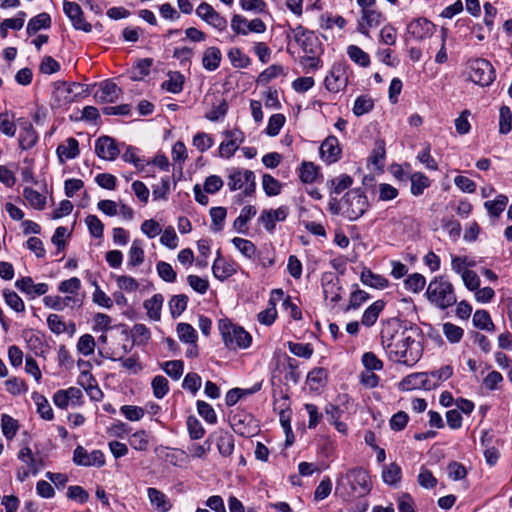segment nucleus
<instances>
[{
  "label": "nucleus",
  "mask_w": 512,
  "mask_h": 512,
  "mask_svg": "<svg viewBox=\"0 0 512 512\" xmlns=\"http://www.w3.org/2000/svg\"><path fill=\"white\" fill-rule=\"evenodd\" d=\"M422 332L416 325H405L398 318L382 322L381 345L389 360L413 367L423 355Z\"/></svg>",
  "instance_id": "1"
},
{
  "label": "nucleus",
  "mask_w": 512,
  "mask_h": 512,
  "mask_svg": "<svg viewBox=\"0 0 512 512\" xmlns=\"http://www.w3.org/2000/svg\"><path fill=\"white\" fill-rule=\"evenodd\" d=\"M372 489V483L367 470L352 468L337 480L336 494L343 500L366 496Z\"/></svg>",
  "instance_id": "2"
},
{
  "label": "nucleus",
  "mask_w": 512,
  "mask_h": 512,
  "mask_svg": "<svg viewBox=\"0 0 512 512\" xmlns=\"http://www.w3.org/2000/svg\"><path fill=\"white\" fill-rule=\"evenodd\" d=\"M426 296L431 304L439 309H447L457 302L453 284L444 276H436L430 281Z\"/></svg>",
  "instance_id": "3"
},
{
  "label": "nucleus",
  "mask_w": 512,
  "mask_h": 512,
  "mask_svg": "<svg viewBox=\"0 0 512 512\" xmlns=\"http://www.w3.org/2000/svg\"><path fill=\"white\" fill-rule=\"evenodd\" d=\"M227 186L230 191H241L239 197H251L256 190L255 174L248 169L231 168L227 174Z\"/></svg>",
  "instance_id": "4"
},
{
  "label": "nucleus",
  "mask_w": 512,
  "mask_h": 512,
  "mask_svg": "<svg viewBox=\"0 0 512 512\" xmlns=\"http://www.w3.org/2000/svg\"><path fill=\"white\" fill-rule=\"evenodd\" d=\"M369 202L361 189L348 191L341 200L342 216L349 221L359 219L368 209Z\"/></svg>",
  "instance_id": "5"
},
{
  "label": "nucleus",
  "mask_w": 512,
  "mask_h": 512,
  "mask_svg": "<svg viewBox=\"0 0 512 512\" xmlns=\"http://www.w3.org/2000/svg\"><path fill=\"white\" fill-rule=\"evenodd\" d=\"M219 330L224 344L228 348L246 349L251 345V335L242 327L234 325L229 320H220Z\"/></svg>",
  "instance_id": "6"
},
{
  "label": "nucleus",
  "mask_w": 512,
  "mask_h": 512,
  "mask_svg": "<svg viewBox=\"0 0 512 512\" xmlns=\"http://www.w3.org/2000/svg\"><path fill=\"white\" fill-rule=\"evenodd\" d=\"M470 79L480 86H489L495 80V70L492 64L483 58L468 62Z\"/></svg>",
  "instance_id": "7"
},
{
  "label": "nucleus",
  "mask_w": 512,
  "mask_h": 512,
  "mask_svg": "<svg viewBox=\"0 0 512 512\" xmlns=\"http://www.w3.org/2000/svg\"><path fill=\"white\" fill-rule=\"evenodd\" d=\"M349 66L345 62L335 63L324 79L326 89L332 93L344 90L348 84Z\"/></svg>",
  "instance_id": "8"
},
{
  "label": "nucleus",
  "mask_w": 512,
  "mask_h": 512,
  "mask_svg": "<svg viewBox=\"0 0 512 512\" xmlns=\"http://www.w3.org/2000/svg\"><path fill=\"white\" fill-rule=\"evenodd\" d=\"M72 461L77 466L101 468L106 460L101 450L88 451L85 447L78 445L73 451Z\"/></svg>",
  "instance_id": "9"
},
{
  "label": "nucleus",
  "mask_w": 512,
  "mask_h": 512,
  "mask_svg": "<svg viewBox=\"0 0 512 512\" xmlns=\"http://www.w3.org/2000/svg\"><path fill=\"white\" fill-rule=\"evenodd\" d=\"M52 400L54 405L62 410H66L69 406L80 407L84 404L82 390L74 386L67 389L57 390L54 393Z\"/></svg>",
  "instance_id": "10"
},
{
  "label": "nucleus",
  "mask_w": 512,
  "mask_h": 512,
  "mask_svg": "<svg viewBox=\"0 0 512 512\" xmlns=\"http://www.w3.org/2000/svg\"><path fill=\"white\" fill-rule=\"evenodd\" d=\"M231 29L236 35H248L249 33L262 34L266 31V24L259 18L248 20L240 14L231 18Z\"/></svg>",
  "instance_id": "11"
},
{
  "label": "nucleus",
  "mask_w": 512,
  "mask_h": 512,
  "mask_svg": "<svg viewBox=\"0 0 512 512\" xmlns=\"http://www.w3.org/2000/svg\"><path fill=\"white\" fill-rule=\"evenodd\" d=\"M196 15L214 29L222 32L227 28V20L220 15L210 4L202 2L196 8Z\"/></svg>",
  "instance_id": "12"
},
{
  "label": "nucleus",
  "mask_w": 512,
  "mask_h": 512,
  "mask_svg": "<svg viewBox=\"0 0 512 512\" xmlns=\"http://www.w3.org/2000/svg\"><path fill=\"white\" fill-rule=\"evenodd\" d=\"M225 140L219 146V154L224 158H231L238 150L239 146L244 142V133L237 129L226 130L224 133Z\"/></svg>",
  "instance_id": "13"
},
{
  "label": "nucleus",
  "mask_w": 512,
  "mask_h": 512,
  "mask_svg": "<svg viewBox=\"0 0 512 512\" xmlns=\"http://www.w3.org/2000/svg\"><path fill=\"white\" fill-rule=\"evenodd\" d=\"M63 11L71 21L74 29L84 31L86 33L92 31V25L85 20L82 8L78 3L65 0L63 3Z\"/></svg>",
  "instance_id": "14"
},
{
  "label": "nucleus",
  "mask_w": 512,
  "mask_h": 512,
  "mask_svg": "<svg viewBox=\"0 0 512 512\" xmlns=\"http://www.w3.org/2000/svg\"><path fill=\"white\" fill-rule=\"evenodd\" d=\"M293 38L304 54L320 53V44L316 36L302 26L293 29Z\"/></svg>",
  "instance_id": "15"
},
{
  "label": "nucleus",
  "mask_w": 512,
  "mask_h": 512,
  "mask_svg": "<svg viewBox=\"0 0 512 512\" xmlns=\"http://www.w3.org/2000/svg\"><path fill=\"white\" fill-rule=\"evenodd\" d=\"M239 265L233 259L225 258L221 255L220 251L217 252L212 265V273L219 281H225L237 273Z\"/></svg>",
  "instance_id": "16"
},
{
  "label": "nucleus",
  "mask_w": 512,
  "mask_h": 512,
  "mask_svg": "<svg viewBox=\"0 0 512 512\" xmlns=\"http://www.w3.org/2000/svg\"><path fill=\"white\" fill-rule=\"evenodd\" d=\"M121 151V144L109 136H101L95 142V153L97 156L106 161L115 160Z\"/></svg>",
  "instance_id": "17"
},
{
  "label": "nucleus",
  "mask_w": 512,
  "mask_h": 512,
  "mask_svg": "<svg viewBox=\"0 0 512 512\" xmlns=\"http://www.w3.org/2000/svg\"><path fill=\"white\" fill-rule=\"evenodd\" d=\"M436 26L426 18H417L407 25V33L415 40L429 38L435 32Z\"/></svg>",
  "instance_id": "18"
},
{
  "label": "nucleus",
  "mask_w": 512,
  "mask_h": 512,
  "mask_svg": "<svg viewBox=\"0 0 512 512\" xmlns=\"http://www.w3.org/2000/svg\"><path fill=\"white\" fill-rule=\"evenodd\" d=\"M288 214L289 209L286 206H281L277 209L263 210L258 221L263 224L266 231L272 233L275 230L276 222L284 221Z\"/></svg>",
  "instance_id": "19"
},
{
  "label": "nucleus",
  "mask_w": 512,
  "mask_h": 512,
  "mask_svg": "<svg viewBox=\"0 0 512 512\" xmlns=\"http://www.w3.org/2000/svg\"><path fill=\"white\" fill-rule=\"evenodd\" d=\"M283 297L284 293L281 289L272 290L268 301V307L261 311L257 316L259 323L270 326L275 322L277 317L276 304L278 301L282 300Z\"/></svg>",
  "instance_id": "20"
},
{
  "label": "nucleus",
  "mask_w": 512,
  "mask_h": 512,
  "mask_svg": "<svg viewBox=\"0 0 512 512\" xmlns=\"http://www.w3.org/2000/svg\"><path fill=\"white\" fill-rule=\"evenodd\" d=\"M323 295L326 301L337 303L341 299V286L339 279L332 273H324L321 278Z\"/></svg>",
  "instance_id": "21"
},
{
  "label": "nucleus",
  "mask_w": 512,
  "mask_h": 512,
  "mask_svg": "<svg viewBox=\"0 0 512 512\" xmlns=\"http://www.w3.org/2000/svg\"><path fill=\"white\" fill-rule=\"evenodd\" d=\"M15 287L31 299L45 295L49 290L47 283H34L31 277H21L15 281Z\"/></svg>",
  "instance_id": "22"
},
{
  "label": "nucleus",
  "mask_w": 512,
  "mask_h": 512,
  "mask_svg": "<svg viewBox=\"0 0 512 512\" xmlns=\"http://www.w3.org/2000/svg\"><path fill=\"white\" fill-rule=\"evenodd\" d=\"M320 156L321 159L328 163L332 164L339 160L341 156V148L339 145V141L335 136H328L320 146Z\"/></svg>",
  "instance_id": "23"
},
{
  "label": "nucleus",
  "mask_w": 512,
  "mask_h": 512,
  "mask_svg": "<svg viewBox=\"0 0 512 512\" xmlns=\"http://www.w3.org/2000/svg\"><path fill=\"white\" fill-rule=\"evenodd\" d=\"M383 21V15L375 9H365L361 11V19L358 23V32L365 36H369V30L377 27Z\"/></svg>",
  "instance_id": "24"
},
{
  "label": "nucleus",
  "mask_w": 512,
  "mask_h": 512,
  "mask_svg": "<svg viewBox=\"0 0 512 512\" xmlns=\"http://www.w3.org/2000/svg\"><path fill=\"white\" fill-rule=\"evenodd\" d=\"M120 88L111 81H104L100 83L96 90L94 97L101 103H114L118 100Z\"/></svg>",
  "instance_id": "25"
},
{
  "label": "nucleus",
  "mask_w": 512,
  "mask_h": 512,
  "mask_svg": "<svg viewBox=\"0 0 512 512\" xmlns=\"http://www.w3.org/2000/svg\"><path fill=\"white\" fill-rule=\"evenodd\" d=\"M79 153V142L73 137L67 138L56 149V154L61 164L65 163L67 160L76 158Z\"/></svg>",
  "instance_id": "26"
},
{
  "label": "nucleus",
  "mask_w": 512,
  "mask_h": 512,
  "mask_svg": "<svg viewBox=\"0 0 512 512\" xmlns=\"http://www.w3.org/2000/svg\"><path fill=\"white\" fill-rule=\"evenodd\" d=\"M145 251L144 243L141 239H134L127 255V268L133 270L144 263Z\"/></svg>",
  "instance_id": "27"
},
{
  "label": "nucleus",
  "mask_w": 512,
  "mask_h": 512,
  "mask_svg": "<svg viewBox=\"0 0 512 512\" xmlns=\"http://www.w3.org/2000/svg\"><path fill=\"white\" fill-rule=\"evenodd\" d=\"M222 60V53L218 47L211 46L204 50L202 66L207 71H215L219 68Z\"/></svg>",
  "instance_id": "28"
},
{
  "label": "nucleus",
  "mask_w": 512,
  "mask_h": 512,
  "mask_svg": "<svg viewBox=\"0 0 512 512\" xmlns=\"http://www.w3.org/2000/svg\"><path fill=\"white\" fill-rule=\"evenodd\" d=\"M147 495L151 505L160 512H168L172 504L168 497L156 488H148Z\"/></svg>",
  "instance_id": "29"
},
{
  "label": "nucleus",
  "mask_w": 512,
  "mask_h": 512,
  "mask_svg": "<svg viewBox=\"0 0 512 512\" xmlns=\"http://www.w3.org/2000/svg\"><path fill=\"white\" fill-rule=\"evenodd\" d=\"M360 280L364 285L376 289H384L389 286V281L387 278L380 274H375L367 268L363 269L361 272Z\"/></svg>",
  "instance_id": "30"
},
{
  "label": "nucleus",
  "mask_w": 512,
  "mask_h": 512,
  "mask_svg": "<svg viewBox=\"0 0 512 512\" xmlns=\"http://www.w3.org/2000/svg\"><path fill=\"white\" fill-rule=\"evenodd\" d=\"M38 140L37 132L31 123H26L19 133V146L23 150L31 149Z\"/></svg>",
  "instance_id": "31"
},
{
  "label": "nucleus",
  "mask_w": 512,
  "mask_h": 512,
  "mask_svg": "<svg viewBox=\"0 0 512 512\" xmlns=\"http://www.w3.org/2000/svg\"><path fill=\"white\" fill-rule=\"evenodd\" d=\"M385 307V302L382 300H377L373 302L366 310L364 311L361 323L366 327L373 326L377 319L379 318V315L383 311Z\"/></svg>",
  "instance_id": "32"
},
{
  "label": "nucleus",
  "mask_w": 512,
  "mask_h": 512,
  "mask_svg": "<svg viewBox=\"0 0 512 512\" xmlns=\"http://www.w3.org/2000/svg\"><path fill=\"white\" fill-rule=\"evenodd\" d=\"M164 302L162 294H154L151 298L144 302V308L151 320L159 321L161 318V310Z\"/></svg>",
  "instance_id": "33"
},
{
  "label": "nucleus",
  "mask_w": 512,
  "mask_h": 512,
  "mask_svg": "<svg viewBox=\"0 0 512 512\" xmlns=\"http://www.w3.org/2000/svg\"><path fill=\"white\" fill-rule=\"evenodd\" d=\"M346 53L353 63L362 68H367L371 63L370 55L357 45H348Z\"/></svg>",
  "instance_id": "34"
},
{
  "label": "nucleus",
  "mask_w": 512,
  "mask_h": 512,
  "mask_svg": "<svg viewBox=\"0 0 512 512\" xmlns=\"http://www.w3.org/2000/svg\"><path fill=\"white\" fill-rule=\"evenodd\" d=\"M411 182V194L414 196H420L424 193V190L431 185L430 179L422 172H414L409 177Z\"/></svg>",
  "instance_id": "35"
},
{
  "label": "nucleus",
  "mask_w": 512,
  "mask_h": 512,
  "mask_svg": "<svg viewBox=\"0 0 512 512\" xmlns=\"http://www.w3.org/2000/svg\"><path fill=\"white\" fill-rule=\"evenodd\" d=\"M168 79L162 83V88L170 93L178 94L183 90L184 76L178 72H169Z\"/></svg>",
  "instance_id": "36"
},
{
  "label": "nucleus",
  "mask_w": 512,
  "mask_h": 512,
  "mask_svg": "<svg viewBox=\"0 0 512 512\" xmlns=\"http://www.w3.org/2000/svg\"><path fill=\"white\" fill-rule=\"evenodd\" d=\"M121 147H126V150L122 155V159L125 162L132 163L137 170L142 171L146 165L150 164V161L138 156V149L136 147L126 146L124 143L121 144Z\"/></svg>",
  "instance_id": "37"
},
{
  "label": "nucleus",
  "mask_w": 512,
  "mask_h": 512,
  "mask_svg": "<svg viewBox=\"0 0 512 512\" xmlns=\"http://www.w3.org/2000/svg\"><path fill=\"white\" fill-rule=\"evenodd\" d=\"M508 204V197L504 194H499L494 200L484 202V207L490 216L498 218L505 210Z\"/></svg>",
  "instance_id": "38"
},
{
  "label": "nucleus",
  "mask_w": 512,
  "mask_h": 512,
  "mask_svg": "<svg viewBox=\"0 0 512 512\" xmlns=\"http://www.w3.org/2000/svg\"><path fill=\"white\" fill-rule=\"evenodd\" d=\"M51 26V17L48 13H40L31 18L27 24V33L29 35L37 33L41 29H47Z\"/></svg>",
  "instance_id": "39"
},
{
  "label": "nucleus",
  "mask_w": 512,
  "mask_h": 512,
  "mask_svg": "<svg viewBox=\"0 0 512 512\" xmlns=\"http://www.w3.org/2000/svg\"><path fill=\"white\" fill-rule=\"evenodd\" d=\"M401 467L396 463H390L382 469V479L384 483L396 486L401 480Z\"/></svg>",
  "instance_id": "40"
},
{
  "label": "nucleus",
  "mask_w": 512,
  "mask_h": 512,
  "mask_svg": "<svg viewBox=\"0 0 512 512\" xmlns=\"http://www.w3.org/2000/svg\"><path fill=\"white\" fill-rule=\"evenodd\" d=\"M54 98L60 106L74 102V97L72 92H70V86L67 82L55 83Z\"/></svg>",
  "instance_id": "41"
},
{
  "label": "nucleus",
  "mask_w": 512,
  "mask_h": 512,
  "mask_svg": "<svg viewBox=\"0 0 512 512\" xmlns=\"http://www.w3.org/2000/svg\"><path fill=\"white\" fill-rule=\"evenodd\" d=\"M353 184V179L347 174H341L329 181L327 186L330 189V193L340 194L344 190L348 189Z\"/></svg>",
  "instance_id": "42"
},
{
  "label": "nucleus",
  "mask_w": 512,
  "mask_h": 512,
  "mask_svg": "<svg viewBox=\"0 0 512 512\" xmlns=\"http://www.w3.org/2000/svg\"><path fill=\"white\" fill-rule=\"evenodd\" d=\"M347 21L340 15H333L332 13H324L320 16V27L325 30H331L334 27L340 30L344 29Z\"/></svg>",
  "instance_id": "43"
},
{
  "label": "nucleus",
  "mask_w": 512,
  "mask_h": 512,
  "mask_svg": "<svg viewBox=\"0 0 512 512\" xmlns=\"http://www.w3.org/2000/svg\"><path fill=\"white\" fill-rule=\"evenodd\" d=\"M6 305L16 313L25 312V304L21 297L13 290L4 289L2 292Z\"/></svg>",
  "instance_id": "44"
},
{
  "label": "nucleus",
  "mask_w": 512,
  "mask_h": 512,
  "mask_svg": "<svg viewBox=\"0 0 512 512\" xmlns=\"http://www.w3.org/2000/svg\"><path fill=\"white\" fill-rule=\"evenodd\" d=\"M473 325L481 330L494 331L495 325L486 310H476L473 315Z\"/></svg>",
  "instance_id": "45"
},
{
  "label": "nucleus",
  "mask_w": 512,
  "mask_h": 512,
  "mask_svg": "<svg viewBox=\"0 0 512 512\" xmlns=\"http://www.w3.org/2000/svg\"><path fill=\"white\" fill-rule=\"evenodd\" d=\"M228 59L234 68H246L250 65L251 59L240 48H231L228 51Z\"/></svg>",
  "instance_id": "46"
},
{
  "label": "nucleus",
  "mask_w": 512,
  "mask_h": 512,
  "mask_svg": "<svg viewBox=\"0 0 512 512\" xmlns=\"http://www.w3.org/2000/svg\"><path fill=\"white\" fill-rule=\"evenodd\" d=\"M176 332L178 335V338L180 341L188 343V344H195L197 342V332L193 328L192 325L188 323H178L176 327Z\"/></svg>",
  "instance_id": "47"
},
{
  "label": "nucleus",
  "mask_w": 512,
  "mask_h": 512,
  "mask_svg": "<svg viewBox=\"0 0 512 512\" xmlns=\"http://www.w3.org/2000/svg\"><path fill=\"white\" fill-rule=\"evenodd\" d=\"M188 297L185 294L174 295L169 300V310L172 318H178L187 308Z\"/></svg>",
  "instance_id": "48"
},
{
  "label": "nucleus",
  "mask_w": 512,
  "mask_h": 512,
  "mask_svg": "<svg viewBox=\"0 0 512 512\" xmlns=\"http://www.w3.org/2000/svg\"><path fill=\"white\" fill-rule=\"evenodd\" d=\"M33 400L37 406V412L41 418L47 421H50L54 418L52 407L45 396L34 394Z\"/></svg>",
  "instance_id": "49"
},
{
  "label": "nucleus",
  "mask_w": 512,
  "mask_h": 512,
  "mask_svg": "<svg viewBox=\"0 0 512 512\" xmlns=\"http://www.w3.org/2000/svg\"><path fill=\"white\" fill-rule=\"evenodd\" d=\"M106 357L113 361H120L121 365L132 374H137L138 372H140L143 369V366L139 362V357L137 355H132L128 358H123L121 355L116 357L113 354L111 356H106Z\"/></svg>",
  "instance_id": "50"
},
{
  "label": "nucleus",
  "mask_w": 512,
  "mask_h": 512,
  "mask_svg": "<svg viewBox=\"0 0 512 512\" xmlns=\"http://www.w3.org/2000/svg\"><path fill=\"white\" fill-rule=\"evenodd\" d=\"M232 243L235 248L246 258L251 259L255 256L257 249L252 241L240 237H234L232 239Z\"/></svg>",
  "instance_id": "51"
},
{
  "label": "nucleus",
  "mask_w": 512,
  "mask_h": 512,
  "mask_svg": "<svg viewBox=\"0 0 512 512\" xmlns=\"http://www.w3.org/2000/svg\"><path fill=\"white\" fill-rule=\"evenodd\" d=\"M161 368L173 380H179L184 372V363L182 360H170L163 362Z\"/></svg>",
  "instance_id": "52"
},
{
  "label": "nucleus",
  "mask_w": 512,
  "mask_h": 512,
  "mask_svg": "<svg viewBox=\"0 0 512 512\" xmlns=\"http://www.w3.org/2000/svg\"><path fill=\"white\" fill-rule=\"evenodd\" d=\"M289 351L297 356L304 359H310L313 355L314 349L312 344L310 343H299V342H292L289 341L287 343Z\"/></svg>",
  "instance_id": "53"
},
{
  "label": "nucleus",
  "mask_w": 512,
  "mask_h": 512,
  "mask_svg": "<svg viewBox=\"0 0 512 512\" xmlns=\"http://www.w3.org/2000/svg\"><path fill=\"white\" fill-rule=\"evenodd\" d=\"M192 145L201 153L206 152L214 145V138L205 132H198L193 136Z\"/></svg>",
  "instance_id": "54"
},
{
  "label": "nucleus",
  "mask_w": 512,
  "mask_h": 512,
  "mask_svg": "<svg viewBox=\"0 0 512 512\" xmlns=\"http://www.w3.org/2000/svg\"><path fill=\"white\" fill-rule=\"evenodd\" d=\"M320 53L304 54L300 57L299 63L306 73L316 71L322 67V61L319 58Z\"/></svg>",
  "instance_id": "55"
},
{
  "label": "nucleus",
  "mask_w": 512,
  "mask_h": 512,
  "mask_svg": "<svg viewBox=\"0 0 512 512\" xmlns=\"http://www.w3.org/2000/svg\"><path fill=\"white\" fill-rule=\"evenodd\" d=\"M374 107V101L370 96L361 95L356 98L353 106V113L362 116L370 112Z\"/></svg>",
  "instance_id": "56"
},
{
  "label": "nucleus",
  "mask_w": 512,
  "mask_h": 512,
  "mask_svg": "<svg viewBox=\"0 0 512 512\" xmlns=\"http://www.w3.org/2000/svg\"><path fill=\"white\" fill-rule=\"evenodd\" d=\"M421 372L411 373L404 377L399 383V389L402 391H410L422 389Z\"/></svg>",
  "instance_id": "57"
},
{
  "label": "nucleus",
  "mask_w": 512,
  "mask_h": 512,
  "mask_svg": "<svg viewBox=\"0 0 512 512\" xmlns=\"http://www.w3.org/2000/svg\"><path fill=\"white\" fill-rule=\"evenodd\" d=\"M130 446L138 451H145L149 446V435L144 430L133 433L129 438Z\"/></svg>",
  "instance_id": "58"
},
{
  "label": "nucleus",
  "mask_w": 512,
  "mask_h": 512,
  "mask_svg": "<svg viewBox=\"0 0 512 512\" xmlns=\"http://www.w3.org/2000/svg\"><path fill=\"white\" fill-rule=\"evenodd\" d=\"M18 422L7 414H3L1 417V429L3 435L8 440H12L18 431Z\"/></svg>",
  "instance_id": "59"
},
{
  "label": "nucleus",
  "mask_w": 512,
  "mask_h": 512,
  "mask_svg": "<svg viewBox=\"0 0 512 512\" xmlns=\"http://www.w3.org/2000/svg\"><path fill=\"white\" fill-rule=\"evenodd\" d=\"M23 196L35 209H42L46 203V197L33 188L26 187L23 191Z\"/></svg>",
  "instance_id": "60"
},
{
  "label": "nucleus",
  "mask_w": 512,
  "mask_h": 512,
  "mask_svg": "<svg viewBox=\"0 0 512 512\" xmlns=\"http://www.w3.org/2000/svg\"><path fill=\"white\" fill-rule=\"evenodd\" d=\"M404 285L408 291L418 293L424 289L426 285V279L420 273H413L405 279Z\"/></svg>",
  "instance_id": "61"
},
{
  "label": "nucleus",
  "mask_w": 512,
  "mask_h": 512,
  "mask_svg": "<svg viewBox=\"0 0 512 512\" xmlns=\"http://www.w3.org/2000/svg\"><path fill=\"white\" fill-rule=\"evenodd\" d=\"M262 187L267 196H276L281 193L282 185L270 174H264L262 176Z\"/></svg>",
  "instance_id": "62"
},
{
  "label": "nucleus",
  "mask_w": 512,
  "mask_h": 512,
  "mask_svg": "<svg viewBox=\"0 0 512 512\" xmlns=\"http://www.w3.org/2000/svg\"><path fill=\"white\" fill-rule=\"evenodd\" d=\"M151 387L153 391V395L157 399H162L169 392V383L168 380L161 375H157L152 379Z\"/></svg>",
  "instance_id": "63"
},
{
  "label": "nucleus",
  "mask_w": 512,
  "mask_h": 512,
  "mask_svg": "<svg viewBox=\"0 0 512 512\" xmlns=\"http://www.w3.org/2000/svg\"><path fill=\"white\" fill-rule=\"evenodd\" d=\"M198 414L209 424H215L217 422V414L214 408L203 400L196 402Z\"/></svg>",
  "instance_id": "64"
}]
</instances>
